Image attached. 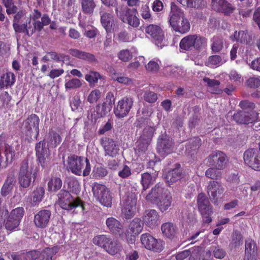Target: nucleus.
<instances>
[{"label": "nucleus", "mask_w": 260, "mask_h": 260, "mask_svg": "<svg viewBox=\"0 0 260 260\" xmlns=\"http://www.w3.org/2000/svg\"><path fill=\"white\" fill-rule=\"evenodd\" d=\"M67 168L73 173L77 175H81L83 173V176H87L91 170L88 159L74 155L68 157Z\"/></svg>", "instance_id": "obj_1"}, {"label": "nucleus", "mask_w": 260, "mask_h": 260, "mask_svg": "<svg viewBox=\"0 0 260 260\" xmlns=\"http://www.w3.org/2000/svg\"><path fill=\"white\" fill-rule=\"evenodd\" d=\"M92 241L95 245L102 247L112 255L118 253L121 249V245L117 240L106 235L96 236L93 238Z\"/></svg>", "instance_id": "obj_2"}, {"label": "nucleus", "mask_w": 260, "mask_h": 260, "mask_svg": "<svg viewBox=\"0 0 260 260\" xmlns=\"http://www.w3.org/2000/svg\"><path fill=\"white\" fill-rule=\"evenodd\" d=\"M58 197V204L63 209L71 210L75 208L78 209V212L83 211L84 206L82 202L79 199L74 198L68 191L61 190Z\"/></svg>", "instance_id": "obj_3"}, {"label": "nucleus", "mask_w": 260, "mask_h": 260, "mask_svg": "<svg viewBox=\"0 0 260 260\" xmlns=\"http://www.w3.org/2000/svg\"><path fill=\"white\" fill-rule=\"evenodd\" d=\"M35 166L32 161L28 159L24 160L21 164L19 174L18 181L20 186L26 188L29 186L32 181Z\"/></svg>", "instance_id": "obj_4"}, {"label": "nucleus", "mask_w": 260, "mask_h": 260, "mask_svg": "<svg viewBox=\"0 0 260 260\" xmlns=\"http://www.w3.org/2000/svg\"><path fill=\"white\" fill-rule=\"evenodd\" d=\"M92 191L94 198L102 205L108 208L111 207L113 197L109 189L105 185L94 183L92 185Z\"/></svg>", "instance_id": "obj_5"}, {"label": "nucleus", "mask_w": 260, "mask_h": 260, "mask_svg": "<svg viewBox=\"0 0 260 260\" xmlns=\"http://www.w3.org/2000/svg\"><path fill=\"white\" fill-rule=\"evenodd\" d=\"M39 117L32 114L23 121L21 128L26 136L37 138L39 134Z\"/></svg>", "instance_id": "obj_6"}, {"label": "nucleus", "mask_w": 260, "mask_h": 260, "mask_svg": "<svg viewBox=\"0 0 260 260\" xmlns=\"http://www.w3.org/2000/svg\"><path fill=\"white\" fill-rule=\"evenodd\" d=\"M205 44V39L197 35H188L183 38L180 42V48L184 50H190L193 48L201 49Z\"/></svg>", "instance_id": "obj_7"}, {"label": "nucleus", "mask_w": 260, "mask_h": 260, "mask_svg": "<svg viewBox=\"0 0 260 260\" xmlns=\"http://www.w3.org/2000/svg\"><path fill=\"white\" fill-rule=\"evenodd\" d=\"M245 164L256 171H260V154L255 149L247 150L244 153Z\"/></svg>", "instance_id": "obj_8"}, {"label": "nucleus", "mask_w": 260, "mask_h": 260, "mask_svg": "<svg viewBox=\"0 0 260 260\" xmlns=\"http://www.w3.org/2000/svg\"><path fill=\"white\" fill-rule=\"evenodd\" d=\"M197 203L199 210L203 217L204 222L209 223L212 219L210 215L212 210L209 202L204 193H200L197 198Z\"/></svg>", "instance_id": "obj_9"}, {"label": "nucleus", "mask_w": 260, "mask_h": 260, "mask_svg": "<svg viewBox=\"0 0 260 260\" xmlns=\"http://www.w3.org/2000/svg\"><path fill=\"white\" fill-rule=\"evenodd\" d=\"M134 103L133 99L131 97H124L119 100L114 108L115 116L119 118L126 116L132 109Z\"/></svg>", "instance_id": "obj_10"}, {"label": "nucleus", "mask_w": 260, "mask_h": 260, "mask_svg": "<svg viewBox=\"0 0 260 260\" xmlns=\"http://www.w3.org/2000/svg\"><path fill=\"white\" fill-rule=\"evenodd\" d=\"M36 155L43 168L47 167L50 162V152L44 141H40L36 145Z\"/></svg>", "instance_id": "obj_11"}, {"label": "nucleus", "mask_w": 260, "mask_h": 260, "mask_svg": "<svg viewBox=\"0 0 260 260\" xmlns=\"http://www.w3.org/2000/svg\"><path fill=\"white\" fill-rule=\"evenodd\" d=\"M227 160L225 153L220 151H215L211 153L206 158L207 164L218 169H223Z\"/></svg>", "instance_id": "obj_12"}, {"label": "nucleus", "mask_w": 260, "mask_h": 260, "mask_svg": "<svg viewBox=\"0 0 260 260\" xmlns=\"http://www.w3.org/2000/svg\"><path fill=\"white\" fill-rule=\"evenodd\" d=\"M100 143L104 149L105 156L114 157L118 154L119 147L114 139L106 137H103Z\"/></svg>", "instance_id": "obj_13"}, {"label": "nucleus", "mask_w": 260, "mask_h": 260, "mask_svg": "<svg viewBox=\"0 0 260 260\" xmlns=\"http://www.w3.org/2000/svg\"><path fill=\"white\" fill-rule=\"evenodd\" d=\"M137 196L135 193L128 195L124 199L122 208V213L126 218L134 216L137 204Z\"/></svg>", "instance_id": "obj_14"}, {"label": "nucleus", "mask_w": 260, "mask_h": 260, "mask_svg": "<svg viewBox=\"0 0 260 260\" xmlns=\"http://www.w3.org/2000/svg\"><path fill=\"white\" fill-rule=\"evenodd\" d=\"M145 31L153 39L155 44L160 48L165 45L164 34L160 26L150 24L146 27Z\"/></svg>", "instance_id": "obj_15"}, {"label": "nucleus", "mask_w": 260, "mask_h": 260, "mask_svg": "<svg viewBox=\"0 0 260 260\" xmlns=\"http://www.w3.org/2000/svg\"><path fill=\"white\" fill-rule=\"evenodd\" d=\"M157 150L158 153L163 157L172 153L173 150V144L170 137L161 136L158 140Z\"/></svg>", "instance_id": "obj_16"}, {"label": "nucleus", "mask_w": 260, "mask_h": 260, "mask_svg": "<svg viewBox=\"0 0 260 260\" xmlns=\"http://www.w3.org/2000/svg\"><path fill=\"white\" fill-rule=\"evenodd\" d=\"M233 119L240 124L252 123L257 120V114L255 111H240L235 113Z\"/></svg>", "instance_id": "obj_17"}, {"label": "nucleus", "mask_w": 260, "mask_h": 260, "mask_svg": "<svg viewBox=\"0 0 260 260\" xmlns=\"http://www.w3.org/2000/svg\"><path fill=\"white\" fill-rule=\"evenodd\" d=\"M143 226V224L139 218H135L131 222L127 233L126 234L127 241L128 242L131 243H134L135 236L139 235L141 232Z\"/></svg>", "instance_id": "obj_18"}, {"label": "nucleus", "mask_w": 260, "mask_h": 260, "mask_svg": "<svg viewBox=\"0 0 260 260\" xmlns=\"http://www.w3.org/2000/svg\"><path fill=\"white\" fill-rule=\"evenodd\" d=\"M169 192L167 189L165 188L161 185L156 184L146 196L145 199L148 202L155 203Z\"/></svg>", "instance_id": "obj_19"}, {"label": "nucleus", "mask_w": 260, "mask_h": 260, "mask_svg": "<svg viewBox=\"0 0 260 260\" xmlns=\"http://www.w3.org/2000/svg\"><path fill=\"white\" fill-rule=\"evenodd\" d=\"M16 152L15 150L10 146H6L5 151L0 153V169L6 168L11 164L15 158Z\"/></svg>", "instance_id": "obj_20"}, {"label": "nucleus", "mask_w": 260, "mask_h": 260, "mask_svg": "<svg viewBox=\"0 0 260 260\" xmlns=\"http://www.w3.org/2000/svg\"><path fill=\"white\" fill-rule=\"evenodd\" d=\"M115 96L113 93L108 92L107 94L103 104L101 106H98V112L101 117L106 115L111 110L113 105L115 103Z\"/></svg>", "instance_id": "obj_21"}, {"label": "nucleus", "mask_w": 260, "mask_h": 260, "mask_svg": "<svg viewBox=\"0 0 260 260\" xmlns=\"http://www.w3.org/2000/svg\"><path fill=\"white\" fill-rule=\"evenodd\" d=\"M224 191V187L218 182L211 181L209 182L207 192L209 196L213 199H217L220 198Z\"/></svg>", "instance_id": "obj_22"}, {"label": "nucleus", "mask_w": 260, "mask_h": 260, "mask_svg": "<svg viewBox=\"0 0 260 260\" xmlns=\"http://www.w3.org/2000/svg\"><path fill=\"white\" fill-rule=\"evenodd\" d=\"M51 215V212L48 210L40 211L34 217V222L36 226L45 228L49 221Z\"/></svg>", "instance_id": "obj_23"}, {"label": "nucleus", "mask_w": 260, "mask_h": 260, "mask_svg": "<svg viewBox=\"0 0 260 260\" xmlns=\"http://www.w3.org/2000/svg\"><path fill=\"white\" fill-rule=\"evenodd\" d=\"M124 15L119 14L118 9H116V13L119 16L123 22H127L133 27H138L139 25V20L135 15L132 13L130 10L125 8L123 10Z\"/></svg>", "instance_id": "obj_24"}, {"label": "nucleus", "mask_w": 260, "mask_h": 260, "mask_svg": "<svg viewBox=\"0 0 260 260\" xmlns=\"http://www.w3.org/2000/svg\"><path fill=\"white\" fill-rule=\"evenodd\" d=\"M142 218L144 223L148 226H153L158 224L159 216L155 210H146Z\"/></svg>", "instance_id": "obj_25"}, {"label": "nucleus", "mask_w": 260, "mask_h": 260, "mask_svg": "<svg viewBox=\"0 0 260 260\" xmlns=\"http://www.w3.org/2000/svg\"><path fill=\"white\" fill-rule=\"evenodd\" d=\"M183 14L181 10L179 9L177 6L172 4L171 8V12L170 14V24L172 28L176 26L178 23H180L179 20L183 18Z\"/></svg>", "instance_id": "obj_26"}, {"label": "nucleus", "mask_w": 260, "mask_h": 260, "mask_svg": "<svg viewBox=\"0 0 260 260\" xmlns=\"http://www.w3.org/2000/svg\"><path fill=\"white\" fill-rule=\"evenodd\" d=\"M211 6L215 11L226 14L231 13L234 10V8L230 4H227L224 0H212Z\"/></svg>", "instance_id": "obj_27"}, {"label": "nucleus", "mask_w": 260, "mask_h": 260, "mask_svg": "<svg viewBox=\"0 0 260 260\" xmlns=\"http://www.w3.org/2000/svg\"><path fill=\"white\" fill-rule=\"evenodd\" d=\"M256 244L253 240H247L245 242V260H256Z\"/></svg>", "instance_id": "obj_28"}, {"label": "nucleus", "mask_w": 260, "mask_h": 260, "mask_svg": "<svg viewBox=\"0 0 260 260\" xmlns=\"http://www.w3.org/2000/svg\"><path fill=\"white\" fill-rule=\"evenodd\" d=\"M201 249L200 247H197L184 250L178 253L176 256V258L177 260H183L190 255L189 260H192V259H194L199 256Z\"/></svg>", "instance_id": "obj_29"}, {"label": "nucleus", "mask_w": 260, "mask_h": 260, "mask_svg": "<svg viewBox=\"0 0 260 260\" xmlns=\"http://www.w3.org/2000/svg\"><path fill=\"white\" fill-rule=\"evenodd\" d=\"M172 202V198L170 192L159 200L155 204L157 205L159 209L161 212H164L168 209L171 206Z\"/></svg>", "instance_id": "obj_30"}, {"label": "nucleus", "mask_w": 260, "mask_h": 260, "mask_svg": "<svg viewBox=\"0 0 260 260\" xmlns=\"http://www.w3.org/2000/svg\"><path fill=\"white\" fill-rule=\"evenodd\" d=\"M41 252L37 250H33L20 255L12 254L11 255L13 260H35L40 258Z\"/></svg>", "instance_id": "obj_31"}, {"label": "nucleus", "mask_w": 260, "mask_h": 260, "mask_svg": "<svg viewBox=\"0 0 260 260\" xmlns=\"http://www.w3.org/2000/svg\"><path fill=\"white\" fill-rule=\"evenodd\" d=\"M157 175L155 173L150 174L148 173H144L141 174V184L144 190L149 188V186L154 183Z\"/></svg>", "instance_id": "obj_32"}, {"label": "nucleus", "mask_w": 260, "mask_h": 260, "mask_svg": "<svg viewBox=\"0 0 260 260\" xmlns=\"http://www.w3.org/2000/svg\"><path fill=\"white\" fill-rule=\"evenodd\" d=\"M106 225L110 231L117 234L119 233L122 229V225L116 218L109 217L106 221Z\"/></svg>", "instance_id": "obj_33"}, {"label": "nucleus", "mask_w": 260, "mask_h": 260, "mask_svg": "<svg viewBox=\"0 0 260 260\" xmlns=\"http://www.w3.org/2000/svg\"><path fill=\"white\" fill-rule=\"evenodd\" d=\"M15 82V76L14 73L8 72L1 77L0 81V87L3 88L5 87L11 86Z\"/></svg>", "instance_id": "obj_34"}, {"label": "nucleus", "mask_w": 260, "mask_h": 260, "mask_svg": "<svg viewBox=\"0 0 260 260\" xmlns=\"http://www.w3.org/2000/svg\"><path fill=\"white\" fill-rule=\"evenodd\" d=\"M101 23L107 32H110L114 23L113 17L110 14L105 13L101 16Z\"/></svg>", "instance_id": "obj_35"}, {"label": "nucleus", "mask_w": 260, "mask_h": 260, "mask_svg": "<svg viewBox=\"0 0 260 260\" xmlns=\"http://www.w3.org/2000/svg\"><path fill=\"white\" fill-rule=\"evenodd\" d=\"M70 53L73 56L80 59L87 60L89 61H93L94 56L90 53L79 50L76 49H71L69 50Z\"/></svg>", "instance_id": "obj_36"}, {"label": "nucleus", "mask_w": 260, "mask_h": 260, "mask_svg": "<svg viewBox=\"0 0 260 260\" xmlns=\"http://www.w3.org/2000/svg\"><path fill=\"white\" fill-rule=\"evenodd\" d=\"M59 248L58 246H54L45 249L41 252L40 260H53V256L58 251Z\"/></svg>", "instance_id": "obj_37"}, {"label": "nucleus", "mask_w": 260, "mask_h": 260, "mask_svg": "<svg viewBox=\"0 0 260 260\" xmlns=\"http://www.w3.org/2000/svg\"><path fill=\"white\" fill-rule=\"evenodd\" d=\"M45 191L42 187H37L32 192L31 197V204L33 206L38 204L42 200Z\"/></svg>", "instance_id": "obj_38"}, {"label": "nucleus", "mask_w": 260, "mask_h": 260, "mask_svg": "<svg viewBox=\"0 0 260 260\" xmlns=\"http://www.w3.org/2000/svg\"><path fill=\"white\" fill-rule=\"evenodd\" d=\"M83 13L91 14L93 12L96 4L94 0H79Z\"/></svg>", "instance_id": "obj_39"}, {"label": "nucleus", "mask_w": 260, "mask_h": 260, "mask_svg": "<svg viewBox=\"0 0 260 260\" xmlns=\"http://www.w3.org/2000/svg\"><path fill=\"white\" fill-rule=\"evenodd\" d=\"M68 76L70 77V75H68L66 77L64 86L66 90L75 89L81 86L82 83L79 79L72 78L71 79H67V77Z\"/></svg>", "instance_id": "obj_40"}, {"label": "nucleus", "mask_w": 260, "mask_h": 260, "mask_svg": "<svg viewBox=\"0 0 260 260\" xmlns=\"http://www.w3.org/2000/svg\"><path fill=\"white\" fill-rule=\"evenodd\" d=\"M224 62V61H222L219 56L213 55L208 58L207 61L205 62V65L211 68H215L222 65Z\"/></svg>", "instance_id": "obj_41"}, {"label": "nucleus", "mask_w": 260, "mask_h": 260, "mask_svg": "<svg viewBox=\"0 0 260 260\" xmlns=\"http://www.w3.org/2000/svg\"><path fill=\"white\" fill-rule=\"evenodd\" d=\"M161 229L163 234L168 238L174 237L176 233L175 226L172 223L170 222L162 224Z\"/></svg>", "instance_id": "obj_42"}, {"label": "nucleus", "mask_w": 260, "mask_h": 260, "mask_svg": "<svg viewBox=\"0 0 260 260\" xmlns=\"http://www.w3.org/2000/svg\"><path fill=\"white\" fill-rule=\"evenodd\" d=\"M181 171L179 169H175L170 171L166 176V181L170 185L181 177Z\"/></svg>", "instance_id": "obj_43"}, {"label": "nucleus", "mask_w": 260, "mask_h": 260, "mask_svg": "<svg viewBox=\"0 0 260 260\" xmlns=\"http://www.w3.org/2000/svg\"><path fill=\"white\" fill-rule=\"evenodd\" d=\"M190 25L188 21L185 18H182L181 23H178L176 26L173 27V29L176 31L179 32L181 34H184L189 31Z\"/></svg>", "instance_id": "obj_44"}, {"label": "nucleus", "mask_w": 260, "mask_h": 260, "mask_svg": "<svg viewBox=\"0 0 260 260\" xmlns=\"http://www.w3.org/2000/svg\"><path fill=\"white\" fill-rule=\"evenodd\" d=\"M231 38L233 41L236 40L246 44L249 43L251 40L250 36L244 31H235L233 38L231 37Z\"/></svg>", "instance_id": "obj_45"}, {"label": "nucleus", "mask_w": 260, "mask_h": 260, "mask_svg": "<svg viewBox=\"0 0 260 260\" xmlns=\"http://www.w3.org/2000/svg\"><path fill=\"white\" fill-rule=\"evenodd\" d=\"M62 186L61 180L57 177L51 178L48 183V190L55 192L59 190Z\"/></svg>", "instance_id": "obj_46"}, {"label": "nucleus", "mask_w": 260, "mask_h": 260, "mask_svg": "<svg viewBox=\"0 0 260 260\" xmlns=\"http://www.w3.org/2000/svg\"><path fill=\"white\" fill-rule=\"evenodd\" d=\"M48 145L50 147H56L59 144L61 141L60 136L54 132L50 133L48 138L47 139Z\"/></svg>", "instance_id": "obj_47"}, {"label": "nucleus", "mask_w": 260, "mask_h": 260, "mask_svg": "<svg viewBox=\"0 0 260 260\" xmlns=\"http://www.w3.org/2000/svg\"><path fill=\"white\" fill-rule=\"evenodd\" d=\"M137 143L136 151L138 153L139 155H141L146 153L148 150L150 142H147V141L140 138Z\"/></svg>", "instance_id": "obj_48"}, {"label": "nucleus", "mask_w": 260, "mask_h": 260, "mask_svg": "<svg viewBox=\"0 0 260 260\" xmlns=\"http://www.w3.org/2000/svg\"><path fill=\"white\" fill-rule=\"evenodd\" d=\"M102 78L99 73L94 71H91L85 76V80L90 85L94 86L98 81V80Z\"/></svg>", "instance_id": "obj_49"}, {"label": "nucleus", "mask_w": 260, "mask_h": 260, "mask_svg": "<svg viewBox=\"0 0 260 260\" xmlns=\"http://www.w3.org/2000/svg\"><path fill=\"white\" fill-rule=\"evenodd\" d=\"M214 167L209 168L205 172V175L207 177L212 179H217L221 176L220 170Z\"/></svg>", "instance_id": "obj_50"}, {"label": "nucleus", "mask_w": 260, "mask_h": 260, "mask_svg": "<svg viewBox=\"0 0 260 260\" xmlns=\"http://www.w3.org/2000/svg\"><path fill=\"white\" fill-rule=\"evenodd\" d=\"M117 57L122 61L128 62L133 57V52L127 49H122L118 52Z\"/></svg>", "instance_id": "obj_51"}, {"label": "nucleus", "mask_w": 260, "mask_h": 260, "mask_svg": "<svg viewBox=\"0 0 260 260\" xmlns=\"http://www.w3.org/2000/svg\"><path fill=\"white\" fill-rule=\"evenodd\" d=\"M156 238L153 237L149 234H144L141 235V241L144 246L149 250L150 246H152V243L154 242Z\"/></svg>", "instance_id": "obj_52"}, {"label": "nucleus", "mask_w": 260, "mask_h": 260, "mask_svg": "<svg viewBox=\"0 0 260 260\" xmlns=\"http://www.w3.org/2000/svg\"><path fill=\"white\" fill-rule=\"evenodd\" d=\"M161 61L157 58L150 60L146 66L147 71L151 72H156L159 69V64Z\"/></svg>", "instance_id": "obj_53"}, {"label": "nucleus", "mask_w": 260, "mask_h": 260, "mask_svg": "<svg viewBox=\"0 0 260 260\" xmlns=\"http://www.w3.org/2000/svg\"><path fill=\"white\" fill-rule=\"evenodd\" d=\"M112 79L119 83L128 85L132 84L133 82L132 79L127 77L122 76L118 73H114L112 75Z\"/></svg>", "instance_id": "obj_54"}, {"label": "nucleus", "mask_w": 260, "mask_h": 260, "mask_svg": "<svg viewBox=\"0 0 260 260\" xmlns=\"http://www.w3.org/2000/svg\"><path fill=\"white\" fill-rule=\"evenodd\" d=\"M165 243L161 239H155L149 250L155 252H160L164 249Z\"/></svg>", "instance_id": "obj_55"}, {"label": "nucleus", "mask_w": 260, "mask_h": 260, "mask_svg": "<svg viewBox=\"0 0 260 260\" xmlns=\"http://www.w3.org/2000/svg\"><path fill=\"white\" fill-rule=\"evenodd\" d=\"M13 188V179L11 178L8 179L4 183L1 190V193L3 196H7L12 191Z\"/></svg>", "instance_id": "obj_56"}, {"label": "nucleus", "mask_w": 260, "mask_h": 260, "mask_svg": "<svg viewBox=\"0 0 260 260\" xmlns=\"http://www.w3.org/2000/svg\"><path fill=\"white\" fill-rule=\"evenodd\" d=\"M154 131V127H146L144 129L142 134L140 138L142 139V140L147 141V142H151V138L153 137Z\"/></svg>", "instance_id": "obj_57"}, {"label": "nucleus", "mask_w": 260, "mask_h": 260, "mask_svg": "<svg viewBox=\"0 0 260 260\" xmlns=\"http://www.w3.org/2000/svg\"><path fill=\"white\" fill-rule=\"evenodd\" d=\"M24 210L22 207H18L13 209L9 215L11 218H14L17 221L20 222L22 217L24 215Z\"/></svg>", "instance_id": "obj_58"}, {"label": "nucleus", "mask_w": 260, "mask_h": 260, "mask_svg": "<svg viewBox=\"0 0 260 260\" xmlns=\"http://www.w3.org/2000/svg\"><path fill=\"white\" fill-rule=\"evenodd\" d=\"M101 95L102 93L99 90L94 89L91 91L89 94L87 101L90 103H95L101 98Z\"/></svg>", "instance_id": "obj_59"}, {"label": "nucleus", "mask_w": 260, "mask_h": 260, "mask_svg": "<svg viewBox=\"0 0 260 260\" xmlns=\"http://www.w3.org/2000/svg\"><path fill=\"white\" fill-rule=\"evenodd\" d=\"M3 3L7 8L8 14H14L17 11V8L14 5L13 0H6Z\"/></svg>", "instance_id": "obj_60"}, {"label": "nucleus", "mask_w": 260, "mask_h": 260, "mask_svg": "<svg viewBox=\"0 0 260 260\" xmlns=\"http://www.w3.org/2000/svg\"><path fill=\"white\" fill-rule=\"evenodd\" d=\"M247 85L251 88H257L260 86V77L253 76L250 77L246 82Z\"/></svg>", "instance_id": "obj_61"}, {"label": "nucleus", "mask_w": 260, "mask_h": 260, "mask_svg": "<svg viewBox=\"0 0 260 260\" xmlns=\"http://www.w3.org/2000/svg\"><path fill=\"white\" fill-rule=\"evenodd\" d=\"M76 0H67V3H63L64 8L72 14L77 12V6L75 4Z\"/></svg>", "instance_id": "obj_62"}, {"label": "nucleus", "mask_w": 260, "mask_h": 260, "mask_svg": "<svg viewBox=\"0 0 260 260\" xmlns=\"http://www.w3.org/2000/svg\"><path fill=\"white\" fill-rule=\"evenodd\" d=\"M20 222L17 221V220H15V218H11V217H8V219L6 221L5 227L7 230L9 231H12L17 228Z\"/></svg>", "instance_id": "obj_63"}, {"label": "nucleus", "mask_w": 260, "mask_h": 260, "mask_svg": "<svg viewBox=\"0 0 260 260\" xmlns=\"http://www.w3.org/2000/svg\"><path fill=\"white\" fill-rule=\"evenodd\" d=\"M143 97L145 101L150 103H154L157 99V94L152 91L145 92Z\"/></svg>", "instance_id": "obj_64"}]
</instances>
